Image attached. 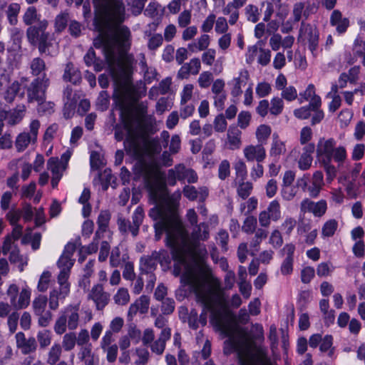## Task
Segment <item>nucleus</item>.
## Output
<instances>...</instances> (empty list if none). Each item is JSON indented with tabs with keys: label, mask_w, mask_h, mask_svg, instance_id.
I'll return each mask as SVG.
<instances>
[{
	"label": "nucleus",
	"mask_w": 365,
	"mask_h": 365,
	"mask_svg": "<svg viewBox=\"0 0 365 365\" xmlns=\"http://www.w3.org/2000/svg\"><path fill=\"white\" fill-rule=\"evenodd\" d=\"M74 259L61 255L57 262L60 272L57 277L58 288L53 289L49 293V308L56 310L59 307V302L65 299L70 293L71 284L68 282L71 269Z\"/></svg>",
	"instance_id": "nucleus-6"
},
{
	"label": "nucleus",
	"mask_w": 365,
	"mask_h": 365,
	"mask_svg": "<svg viewBox=\"0 0 365 365\" xmlns=\"http://www.w3.org/2000/svg\"><path fill=\"white\" fill-rule=\"evenodd\" d=\"M299 40L307 44L309 50L314 56L317 55L319 33L316 27L311 24L302 22L299 29Z\"/></svg>",
	"instance_id": "nucleus-9"
},
{
	"label": "nucleus",
	"mask_w": 365,
	"mask_h": 365,
	"mask_svg": "<svg viewBox=\"0 0 365 365\" xmlns=\"http://www.w3.org/2000/svg\"><path fill=\"white\" fill-rule=\"evenodd\" d=\"M298 189L294 185L282 186L280 195L284 201L289 202L293 200L297 195Z\"/></svg>",
	"instance_id": "nucleus-44"
},
{
	"label": "nucleus",
	"mask_w": 365,
	"mask_h": 365,
	"mask_svg": "<svg viewBox=\"0 0 365 365\" xmlns=\"http://www.w3.org/2000/svg\"><path fill=\"white\" fill-rule=\"evenodd\" d=\"M324 185V175L322 171H315L311 178V184L307 187V192L312 197L319 196L322 187Z\"/></svg>",
	"instance_id": "nucleus-23"
},
{
	"label": "nucleus",
	"mask_w": 365,
	"mask_h": 365,
	"mask_svg": "<svg viewBox=\"0 0 365 365\" xmlns=\"http://www.w3.org/2000/svg\"><path fill=\"white\" fill-rule=\"evenodd\" d=\"M76 344V334L75 332H68L63 335L62 339V348L66 351H71Z\"/></svg>",
	"instance_id": "nucleus-46"
},
{
	"label": "nucleus",
	"mask_w": 365,
	"mask_h": 365,
	"mask_svg": "<svg viewBox=\"0 0 365 365\" xmlns=\"http://www.w3.org/2000/svg\"><path fill=\"white\" fill-rule=\"evenodd\" d=\"M26 112V107L24 106H17L16 108L6 111L1 110L0 111V118L4 121V120H6L7 123L9 125H14L18 124L21 121L23 118L24 117Z\"/></svg>",
	"instance_id": "nucleus-20"
},
{
	"label": "nucleus",
	"mask_w": 365,
	"mask_h": 365,
	"mask_svg": "<svg viewBox=\"0 0 365 365\" xmlns=\"http://www.w3.org/2000/svg\"><path fill=\"white\" fill-rule=\"evenodd\" d=\"M252 188L253 186L250 182H244V180H242L241 182H239L237 192L240 197L246 199L251 194Z\"/></svg>",
	"instance_id": "nucleus-50"
},
{
	"label": "nucleus",
	"mask_w": 365,
	"mask_h": 365,
	"mask_svg": "<svg viewBox=\"0 0 365 365\" xmlns=\"http://www.w3.org/2000/svg\"><path fill=\"white\" fill-rule=\"evenodd\" d=\"M260 42H258L257 44L253 46H250L247 48V51L245 54V61L247 63H252L257 56L259 55V49Z\"/></svg>",
	"instance_id": "nucleus-58"
},
{
	"label": "nucleus",
	"mask_w": 365,
	"mask_h": 365,
	"mask_svg": "<svg viewBox=\"0 0 365 365\" xmlns=\"http://www.w3.org/2000/svg\"><path fill=\"white\" fill-rule=\"evenodd\" d=\"M241 131L237 128H230L227 131L229 147L232 150L240 148L241 145Z\"/></svg>",
	"instance_id": "nucleus-34"
},
{
	"label": "nucleus",
	"mask_w": 365,
	"mask_h": 365,
	"mask_svg": "<svg viewBox=\"0 0 365 365\" xmlns=\"http://www.w3.org/2000/svg\"><path fill=\"white\" fill-rule=\"evenodd\" d=\"M63 96L65 98L64 115L69 117L73 113L76 106V101L71 98L72 89L67 87L63 92Z\"/></svg>",
	"instance_id": "nucleus-37"
},
{
	"label": "nucleus",
	"mask_w": 365,
	"mask_h": 365,
	"mask_svg": "<svg viewBox=\"0 0 365 365\" xmlns=\"http://www.w3.org/2000/svg\"><path fill=\"white\" fill-rule=\"evenodd\" d=\"M41 14L38 13L34 6H29L23 16V21L26 25H32L37 23L41 31L46 30L48 26V21L46 19H41Z\"/></svg>",
	"instance_id": "nucleus-17"
},
{
	"label": "nucleus",
	"mask_w": 365,
	"mask_h": 365,
	"mask_svg": "<svg viewBox=\"0 0 365 365\" xmlns=\"http://www.w3.org/2000/svg\"><path fill=\"white\" fill-rule=\"evenodd\" d=\"M93 4L95 24L99 30L93 45L102 48L112 76L116 81L128 83L133 66L138 61L145 82L150 83L156 78L155 68L147 65L143 53H139L135 60L132 54L126 52L130 45V32L127 27L121 26L125 16L123 0H93Z\"/></svg>",
	"instance_id": "nucleus-1"
},
{
	"label": "nucleus",
	"mask_w": 365,
	"mask_h": 365,
	"mask_svg": "<svg viewBox=\"0 0 365 365\" xmlns=\"http://www.w3.org/2000/svg\"><path fill=\"white\" fill-rule=\"evenodd\" d=\"M258 200L256 197H252L246 202L240 205V212L249 215L257 207Z\"/></svg>",
	"instance_id": "nucleus-52"
},
{
	"label": "nucleus",
	"mask_w": 365,
	"mask_h": 365,
	"mask_svg": "<svg viewBox=\"0 0 365 365\" xmlns=\"http://www.w3.org/2000/svg\"><path fill=\"white\" fill-rule=\"evenodd\" d=\"M111 215L108 210H101L98 217L97 224L98 226V229L96 232V237H100V235L105 232H106L107 228L109 225V222L110 220Z\"/></svg>",
	"instance_id": "nucleus-31"
},
{
	"label": "nucleus",
	"mask_w": 365,
	"mask_h": 365,
	"mask_svg": "<svg viewBox=\"0 0 365 365\" xmlns=\"http://www.w3.org/2000/svg\"><path fill=\"white\" fill-rule=\"evenodd\" d=\"M215 31L218 34H227L229 26L227 19L225 17L220 16L217 19H215Z\"/></svg>",
	"instance_id": "nucleus-63"
},
{
	"label": "nucleus",
	"mask_w": 365,
	"mask_h": 365,
	"mask_svg": "<svg viewBox=\"0 0 365 365\" xmlns=\"http://www.w3.org/2000/svg\"><path fill=\"white\" fill-rule=\"evenodd\" d=\"M22 235V227L19 225H14L11 235H8L4 241L3 251L6 253L9 251L11 243L19 239Z\"/></svg>",
	"instance_id": "nucleus-35"
},
{
	"label": "nucleus",
	"mask_w": 365,
	"mask_h": 365,
	"mask_svg": "<svg viewBox=\"0 0 365 365\" xmlns=\"http://www.w3.org/2000/svg\"><path fill=\"white\" fill-rule=\"evenodd\" d=\"M312 155H309V153H302L297 161L299 169L303 171L309 170L312 166Z\"/></svg>",
	"instance_id": "nucleus-54"
},
{
	"label": "nucleus",
	"mask_w": 365,
	"mask_h": 365,
	"mask_svg": "<svg viewBox=\"0 0 365 365\" xmlns=\"http://www.w3.org/2000/svg\"><path fill=\"white\" fill-rule=\"evenodd\" d=\"M88 298L95 303L96 309L102 310L108 304L110 295L104 291L103 285L98 284L92 287Z\"/></svg>",
	"instance_id": "nucleus-14"
},
{
	"label": "nucleus",
	"mask_w": 365,
	"mask_h": 365,
	"mask_svg": "<svg viewBox=\"0 0 365 365\" xmlns=\"http://www.w3.org/2000/svg\"><path fill=\"white\" fill-rule=\"evenodd\" d=\"M135 354L138 356V359L135 361L136 365H145L148 361L150 354L148 351L145 348H136Z\"/></svg>",
	"instance_id": "nucleus-61"
},
{
	"label": "nucleus",
	"mask_w": 365,
	"mask_h": 365,
	"mask_svg": "<svg viewBox=\"0 0 365 365\" xmlns=\"http://www.w3.org/2000/svg\"><path fill=\"white\" fill-rule=\"evenodd\" d=\"M338 221L335 219L327 220L322 227V237L329 238L333 237L338 229Z\"/></svg>",
	"instance_id": "nucleus-33"
},
{
	"label": "nucleus",
	"mask_w": 365,
	"mask_h": 365,
	"mask_svg": "<svg viewBox=\"0 0 365 365\" xmlns=\"http://www.w3.org/2000/svg\"><path fill=\"white\" fill-rule=\"evenodd\" d=\"M45 30L41 31L38 28V24L37 26H30L27 30V36L29 41L36 44L37 43H40L39 49L43 51V43H44L46 34L44 33Z\"/></svg>",
	"instance_id": "nucleus-27"
},
{
	"label": "nucleus",
	"mask_w": 365,
	"mask_h": 365,
	"mask_svg": "<svg viewBox=\"0 0 365 365\" xmlns=\"http://www.w3.org/2000/svg\"><path fill=\"white\" fill-rule=\"evenodd\" d=\"M79 308L80 304L78 303L76 304H69L63 309L53 327L57 334L61 335L65 333L67 327L71 331L76 330L78 327L80 322Z\"/></svg>",
	"instance_id": "nucleus-8"
},
{
	"label": "nucleus",
	"mask_w": 365,
	"mask_h": 365,
	"mask_svg": "<svg viewBox=\"0 0 365 365\" xmlns=\"http://www.w3.org/2000/svg\"><path fill=\"white\" fill-rule=\"evenodd\" d=\"M287 152L286 143L282 140L277 133L272 135V142L269 150V155L273 161L277 162L280 156Z\"/></svg>",
	"instance_id": "nucleus-18"
},
{
	"label": "nucleus",
	"mask_w": 365,
	"mask_h": 365,
	"mask_svg": "<svg viewBox=\"0 0 365 365\" xmlns=\"http://www.w3.org/2000/svg\"><path fill=\"white\" fill-rule=\"evenodd\" d=\"M51 277V273L49 271H44L38 280L37 289L39 292H45L48 288Z\"/></svg>",
	"instance_id": "nucleus-55"
},
{
	"label": "nucleus",
	"mask_w": 365,
	"mask_h": 365,
	"mask_svg": "<svg viewBox=\"0 0 365 365\" xmlns=\"http://www.w3.org/2000/svg\"><path fill=\"white\" fill-rule=\"evenodd\" d=\"M114 98L120 107L121 120L126 132L124 147L127 153L140 159L145 155H152L160 153L161 146L158 140H146L141 137L147 106L135 104L137 98L130 88L115 93Z\"/></svg>",
	"instance_id": "nucleus-5"
},
{
	"label": "nucleus",
	"mask_w": 365,
	"mask_h": 365,
	"mask_svg": "<svg viewBox=\"0 0 365 365\" xmlns=\"http://www.w3.org/2000/svg\"><path fill=\"white\" fill-rule=\"evenodd\" d=\"M243 154L248 162L262 163L266 158V150L262 144L249 145L244 148Z\"/></svg>",
	"instance_id": "nucleus-15"
},
{
	"label": "nucleus",
	"mask_w": 365,
	"mask_h": 365,
	"mask_svg": "<svg viewBox=\"0 0 365 365\" xmlns=\"http://www.w3.org/2000/svg\"><path fill=\"white\" fill-rule=\"evenodd\" d=\"M249 78L250 75L248 71L242 69L239 72L238 76L233 78L229 83V84L232 86L231 94L234 97H238L242 94V88L246 86Z\"/></svg>",
	"instance_id": "nucleus-21"
},
{
	"label": "nucleus",
	"mask_w": 365,
	"mask_h": 365,
	"mask_svg": "<svg viewBox=\"0 0 365 365\" xmlns=\"http://www.w3.org/2000/svg\"><path fill=\"white\" fill-rule=\"evenodd\" d=\"M245 13L247 19L252 23L257 22L261 16L259 8L254 4H248L245 9Z\"/></svg>",
	"instance_id": "nucleus-43"
},
{
	"label": "nucleus",
	"mask_w": 365,
	"mask_h": 365,
	"mask_svg": "<svg viewBox=\"0 0 365 365\" xmlns=\"http://www.w3.org/2000/svg\"><path fill=\"white\" fill-rule=\"evenodd\" d=\"M330 24L336 28L339 34H341L345 33L349 26V20L343 17L339 10H334L330 16Z\"/></svg>",
	"instance_id": "nucleus-24"
},
{
	"label": "nucleus",
	"mask_w": 365,
	"mask_h": 365,
	"mask_svg": "<svg viewBox=\"0 0 365 365\" xmlns=\"http://www.w3.org/2000/svg\"><path fill=\"white\" fill-rule=\"evenodd\" d=\"M194 86L192 84H186L183 86L180 92V105L187 103L192 96Z\"/></svg>",
	"instance_id": "nucleus-57"
},
{
	"label": "nucleus",
	"mask_w": 365,
	"mask_h": 365,
	"mask_svg": "<svg viewBox=\"0 0 365 365\" xmlns=\"http://www.w3.org/2000/svg\"><path fill=\"white\" fill-rule=\"evenodd\" d=\"M26 78H21L20 81H15L11 83L4 93V99L7 102H12L16 96L22 98L24 96V88H26Z\"/></svg>",
	"instance_id": "nucleus-16"
},
{
	"label": "nucleus",
	"mask_w": 365,
	"mask_h": 365,
	"mask_svg": "<svg viewBox=\"0 0 365 365\" xmlns=\"http://www.w3.org/2000/svg\"><path fill=\"white\" fill-rule=\"evenodd\" d=\"M46 168L51 173V186L55 188L66 171V163H61L58 158L51 157L46 163Z\"/></svg>",
	"instance_id": "nucleus-12"
},
{
	"label": "nucleus",
	"mask_w": 365,
	"mask_h": 365,
	"mask_svg": "<svg viewBox=\"0 0 365 365\" xmlns=\"http://www.w3.org/2000/svg\"><path fill=\"white\" fill-rule=\"evenodd\" d=\"M150 305V299L148 296L142 295L129 307L128 315L132 318L138 312L141 314L148 312Z\"/></svg>",
	"instance_id": "nucleus-25"
},
{
	"label": "nucleus",
	"mask_w": 365,
	"mask_h": 365,
	"mask_svg": "<svg viewBox=\"0 0 365 365\" xmlns=\"http://www.w3.org/2000/svg\"><path fill=\"white\" fill-rule=\"evenodd\" d=\"M49 299L44 295H38L32 302V309L35 315L38 317V324L39 326L46 327L48 326L52 320V314L46 311Z\"/></svg>",
	"instance_id": "nucleus-10"
},
{
	"label": "nucleus",
	"mask_w": 365,
	"mask_h": 365,
	"mask_svg": "<svg viewBox=\"0 0 365 365\" xmlns=\"http://www.w3.org/2000/svg\"><path fill=\"white\" fill-rule=\"evenodd\" d=\"M109 95L106 91H101L96 101V106L98 110H106L109 106Z\"/></svg>",
	"instance_id": "nucleus-62"
},
{
	"label": "nucleus",
	"mask_w": 365,
	"mask_h": 365,
	"mask_svg": "<svg viewBox=\"0 0 365 365\" xmlns=\"http://www.w3.org/2000/svg\"><path fill=\"white\" fill-rule=\"evenodd\" d=\"M309 3L298 1L293 4L291 16V21L298 23L301 20H307L309 16Z\"/></svg>",
	"instance_id": "nucleus-19"
},
{
	"label": "nucleus",
	"mask_w": 365,
	"mask_h": 365,
	"mask_svg": "<svg viewBox=\"0 0 365 365\" xmlns=\"http://www.w3.org/2000/svg\"><path fill=\"white\" fill-rule=\"evenodd\" d=\"M266 212L270 215L273 221H277L282 217L280 204L277 200L269 202Z\"/></svg>",
	"instance_id": "nucleus-45"
},
{
	"label": "nucleus",
	"mask_w": 365,
	"mask_h": 365,
	"mask_svg": "<svg viewBox=\"0 0 365 365\" xmlns=\"http://www.w3.org/2000/svg\"><path fill=\"white\" fill-rule=\"evenodd\" d=\"M63 79L73 84H76L81 81V76L80 72L76 69L72 63H69L66 66Z\"/></svg>",
	"instance_id": "nucleus-32"
},
{
	"label": "nucleus",
	"mask_w": 365,
	"mask_h": 365,
	"mask_svg": "<svg viewBox=\"0 0 365 365\" xmlns=\"http://www.w3.org/2000/svg\"><path fill=\"white\" fill-rule=\"evenodd\" d=\"M36 140L31 138L28 132L19 133L15 140V147L18 152L24 151L30 144H35Z\"/></svg>",
	"instance_id": "nucleus-29"
},
{
	"label": "nucleus",
	"mask_w": 365,
	"mask_h": 365,
	"mask_svg": "<svg viewBox=\"0 0 365 365\" xmlns=\"http://www.w3.org/2000/svg\"><path fill=\"white\" fill-rule=\"evenodd\" d=\"M200 68V60L197 58H192L189 63H185L181 66L178 71V76L184 78H187L190 74L196 75L199 73Z\"/></svg>",
	"instance_id": "nucleus-26"
},
{
	"label": "nucleus",
	"mask_w": 365,
	"mask_h": 365,
	"mask_svg": "<svg viewBox=\"0 0 365 365\" xmlns=\"http://www.w3.org/2000/svg\"><path fill=\"white\" fill-rule=\"evenodd\" d=\"M49 85V79L44 74L42 78L34 79L27 87L28 102H41L45 99V93Z\"/></svg>",
	"instance_id": "nucleus-11"
},
{
	"label": "nucleus",
	"mask_w": 365,
	"mask_h": 365,
	"mask_svg": "<svg viewBox=\"0 0 365 365\" xmlns=\"http://www.w3.org/2000/svg\"><path fill=\"white\" fill-rule=\"evenodd\" d=\"M317 157L320 162L332 161L340 166L347 159L346 149L343 145L336 146V141L332 138H321L317 144Z\"/></svg>",
	"instance_id": "nucleus-7"
},
{
	"label": "nucleus",
	"mask_w": 365,
	"mask_h": 365,
	"mask_svg": "<svg viewBox=\"0 0 365 365\" xmlns=\"http://www.w3.org/2000/svg\"><path fill=\"white\" fill-rule=\"evenodd\" d=\"M167 258H169L167 252L165 250H160L158 252H153L150 257L145 259V262L149 264L150 268H152L156 265V261H159L162 263L163 260L166 261Z\"/></svg>",
	"instance_id": "nucleus-47"
},
{
	"label": "nucleus",
	"mask_w": 365,
	"mask_h": 365,
	"mask_svg": "<svg viewBox=\"0 0 365 365\" xmlns=\"http://www.w3.org/2000/svg\"><path fill=\"white\" fill-rule=\"evenodd\" d=\"M69 19L68 14L66 12H61L58 14L55 19V29L58 32H61L67 26Z\"/></svg>",
	"instance_id": "nucleus-51"
},
{
	"label": "nucleus",
	"mask_w": 365,
	"mask_h": 365,
	"mask_svg": "<svg viewBox=\"0 0 365 365\" xmlns=\"http://www.w3.org/2000/svg\"><path fill=\"white\" fill-rule=\"evenodd\" d=\"M31 69L33 75L38 76L46 69L45 62L40 58H35L31 63Z\"/></svg>",
	"instance_id": "nucleus-64"
},
{
	"label": "nucleus",
	"mask_w": 365,
	"mask_h": 365,
	"mask_svg": "<svg viewBox=\"0 0 365 365\" xmlns=\"http://www.w3.org/2000/svg\"><path fill=\"white\" fill-rule=\"evenodd\" d=\"M327 210V204L324 200L315 202L309 198H305L300 203V212L303 214L312 212L315 217H321L326 213Z\"/></svg>",
	"instance_id": "nucleus-13"
},
{
	"label": "nucleus",
	"mask_w": 365,
	"mask_h": 365,
	"mask_svg": "<svg viewBox=\"0 0 365 365\" xmlns=\"http://www.w3.org/2000/svg\"><path fill=\"white\" fill-rule=\"evenodd\" d=\"M190 287L195 292L197 302L203 306V312L200 316V322L204 326L207 323L205 312H210V323L217 331L228 339L225 341L224 353L230 354L233 351L237 354L240 365H272L267 357L264 347L257 346L248 334L237 327L226 308L225 300L218 285L220 304L212 300L207 303L200 299L195 288L190 283L182 282Z\"/></svg>",
	"instance_id": "nucleus-4"
},
{
	"label": "nucleus",
	"mask_w": 365,
	"mask_h": 365,
	"mask_svg": "<svg viewBox=\"0 0 365 365\" xmlns=\"http://www.w3.org/2000/svg\"><path fill=\"white\" fill-rule=\"evenodd\" d=\"M62 353V347L61 346L58 344L55 343L52 345L51 347L48 354V359L47 362L48 364L51 365H53L56 364L58 360L60 359L61 355Z\"/></svg>",
	"instance_id": "nucleus-40"
},
{
	"label": "nucleus",
	"mask_w": 365,
	"mask_h": 365,
	"mask_svg": "<svg viewBox=\"0 0 365 365\" xmlns=\"http://www.w3.org/2000/svg\"><path fill=\"white\" fill-rule=\"evenodd\" d=\"M269 113L277 116L281 114L284 109V101L282 98L274 97L270 101Z\"/></svg>",
	"instance_id": "nucleus-48"
},
{
	"label": "nucleus",
	"mask_w": 365,
	"mask_h": 365,
	"mask_svg": "<svg viewBox=\"0 0 365 365\" xmlns=\"http://www.w3.org/2000/svg\"><path fill=\"white\" fill-rule=\"evenodd\" d=\"M31 289L27 286H24L18 295L13 307L17 309H25L26 308L31 301Z\"/></svg>",
	"instance_id": "nucleus-28"
},
{
	"label": "nucleus",
	"mask_w": 365,
	"mask_h": 365,
	"mask_svg": "<svg viewBox=\"0 0 365 365\" xmlns=\"http://www.w3.org/2000/svg\"><path fill=\"white\" fill-rule=\"evenodd\" d=\"M141 175L149 192L150 202L155 205L150 210L148 215L155 221L156 237L159 238L162 232L167 230L168 237L173 236V232L183 237V227L176 212L181 192L178 191L169 196L166 182L171 186L175 185L177 180L195 183L198 179L197 173L192 169L178 164L170 169L165 175L159 167L143 164Z\"/></svg>",
	"instance_id": "nucleus-2"
},
{
	"label": "nucleus",
	"mask_w": 365,
	"mask_h": 365,
	"mask_svg": "<svg viewBox=\"0 0 365 365\" xmlns=\"http://www.w3.org/2000/svg\"><path fill=\"white\" fill-rule=\"evenodd\" d=\"M113 300L118 305H125L130 301V294L127 289L120 288L113 296Z\"/></svg>",
	"instance_id": "nucleus-49"
},
{
	"label": "nucleus",
	"mask_w": 365,
	"mask_h": 365,
	"mask_svg": "<svg viewBox=\"0 0 365 365\" xmlns=\"http://www.w3.org/2000/svg\"><path fill=\"white\" fill-rule=\"evenodd\" d=\"M20 8V5L17 3H12L8 6L6 13L7 19L11 25H16L17 24Z\"/></svg>",
	"instance_id": "nucleus-39"
},
{
	"label": "nucleus",
	"mask_w": 365,
	"mask_h": 365,
	"mask_svg": "<svg viewBox=\"0 0 365 365\" xmlns=\"http://www.w3.org/2000/svg\"><path fill=\"white\" fill-rule=\"evenodd\" d=\"M12 68L8 63L0 62V90L9 82Z\"/></svg>",
	"instance_id": "nucleus-36"
},
{
	"label": "nucleus",
	"mask_w": 365,
	"mask_h": 365,
	"mask_svg": "<svg viewBox=\"0 0 365 365\" xmlns=\"http://www.w3.org/2000/svg\"><path fill=\"white\" fill-rule=\"evenodd\" d=\"M331 162L332 161H326L319 163L325 171L326 181L327 183H331L336 178L337 173L336 168Z\"/></svg>",
	"instance_id": "nucleus-42"
},
{
	"label": "nucleus",
	"mask_w": 365,
	"mask_h": 365,
	"mask_svg": "<svg viewBox=\"0 0 365 365\" xmlns=\"http://www.w3.org/2000/svg\"><path fill=\"white\" fill-rule=\"evenodd\" d=\"M272 133V128L269 125L262 124L256 130V138L259 144L264 143Z\"/></svg>",
	"instance_id": "nucleus-41"
},
{
	"label": "nucleus",
	"mask_w": 365,
	"mask_h": 365,
	"mask_svg": "<svg viewBox=\"0 0 365 365\" xmlns=\"http://www.w3.org/2000/svg\"><path fill=\"white\" fill-rule=\"evenodd\" d=\"M144 218V210L142 207H136L132 215L133 225H129L130 232L133 236H136L138 233L139 227L143 222Z\"/></svg>",
	"instance_id": "nucleus-30"
},
{
	"label": "nucleus",
	"mask_w": 365,
	"mask_h": 365,
	"mask_svg": "<svg viewBox=\"0 0 365 365\" xmlns=\"http://www.w3.org/2000/svg\"><path fill=\"white\" fill-rule=\"evenodd\" d=\"M257 223V222L255 217L252 215L247 216L243 222L242 227V231L247 234L253 233L256 230Z\"/></svg>",
	"instance_id": "nucleus-53"
},
{
	"label": "nucleus",
	"mask_w": 365,
	"mask_h": 365,
	"mask_svg": "<svg viewBox=\"0 0 365 365\" xmlns=\"http://www.w3.org/2000/svg\"><path fill=\"white\" fill-rule=\"evenodd\" d=\"M297 225V220L294 217L287 216L281 224V230L287 235H290Z\"/></svg>",
	"instance_id": "nucleus-56"
},
{
	"label": "nucleus",
	"mask_w": 365,
	"mask_h": 365,
	"mask_svg": "<svg viewBox=\"0 0 365 365\" xmlns=\"http://www.w3.org/2000/svg\"><path fill=\"white\" fill-rule=\"evenodd\" d=\"M182 223L183 239L173 232V236L168 237L167 230H163L158 238L166 234L167 245L172 249V255L175 261L173 273L175 276L181 275V282L190 283L195 288L197 294L205 303L212 300L220 303L218 294L219 280L214 277L210 270L195 258L196 241L207 240L209 237L208 226L205 222L195 225L192 231V242H190L187 232Z\"/></svg>",
	"instance_id": "nucleus-3"
},
{
	"label": "nucleus",
	"mask_w": 365,
	"mask_h": 365,
	"mask_svg": "<svg viewBox=\"0 0 365 365\" xmlns=\"http://www.w3.org/2000/svg\"><path fill=\"white\" fill-rule=\"evenodd\" d=\"M332 344L333 337L331 335H326L322 340L319 349L322 352L327 353L329 357L334 358L335 349Z\"/></svg>",
	"instance_id": "nucleus-38"
},
{
	"label": "nucleus",
	"mask_w": 365,
	"mask_h": 365,
	"mask_svg": "<svg viewBox=\"0 0 365 365\" xmlns=\"http://www.w3.org/2000/svg\"><path fill=\"white\" fill-rule=\"evenodd\" d=\"M234 168L237 178L244 180L247 175V170L245 163L242 160H238L234 164Z\"/></svg>",
	"instance_id": "nucleus-59"
},
{
	"label": "nucleus",
	"mask_w": 365,
	"mask_h": 365,
	"mask_svg": "<svg viewBox=\"0 0 365 365\" xmlns=\"http://www.w3.org/2000/svg\"><path fill=\"white\" fill-rule=\"evenodd\" d=\"M271 51L268 48L259 47L257 62L259 64L265 66L269 63L271 61Z\"/></svg>",
	"instance_id": "nucleus-60"
},
{
	"label": "nucleus",
	"mask_w": 365,
	"mask_h": 365,
	"mask_svg": "<svg viewBox=\"0 0 365 365\" xmlns=\"http://www.w3.org/2000/svg\"><path fill=\"white\" fill-rule=\"evenodd\" d=\"M171 337V329L170 328H165L162 329L157 340L150 344L151 351L158 354L161 355L165 351L166 342Z\"/></svg>",
	"instance_id": "nucleus-22"
}]
</instances>
